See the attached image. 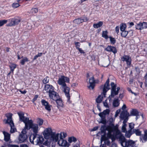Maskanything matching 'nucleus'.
I'll use <instances>...</instances> for the list:
<instances>
[{"instance_id": "7ed1b4c3", "label": "nucleus", "mask_w": 147, "mask_h": 147, "mask_svg": "<svg viewBox=\"0 0 147 147\" xmlns=\"http://www.w3.org/2000/svg\"><path fill=\"white\" fill-rule=\"evenodd\" d=\"M121 145L123 147H135V142L131 140H127L124 136L123 138L120 139Z\"/></svg>"}, {"instance_id": "473e14b6", "label": "nucleus", "mask_w": 147, "mask_h": 147, "mask_svg": "<svg viewBox=\"0 0 147 147\" xmlns=\"http://www.w3.org/2000/svg\"><path fill=\"white\" fill-rule=\"evenodd\" d=\"M68 141L69 143H71L72 142H75L77 141V139L76 138L74 137H72L69 138Z\"/></svg>"}, {"instance_id": "13d9d810", "label": "nucleus", "mask_w": 147, "mask_h": 147, "mask_svg": "<svg viewBox=\"0 0 147 147\" xmlns=\"http://www.w3.org/2000/svg\"><path fill=\"white\" fill-rule=\"evenodd\" d=\"M143 139L145 141L147 140V135H146L145 134L144 136H143Z\"/></svg>"}, {"instance_id": "3c124183", "label": "nucleus", "mask_w": 147, "mask_h": 147, "mask_svg": "<svg viewBox=\"0 0 147 147\" xmlns=\"http://www.w3.org/2000/svg\"><path fill=\"white\" fill-rule=\"evenodd\" d=\"M20 6L18 3H13L12 4V7L14 8H16Z\"/></svg>"}, {"instance_id": "72a5a7b5", "label": "nucleus", "mask_w": 147, "mask_h": 147, "mask_svg": "<svg viewBox=\"0 0 147 147\" xmlns=\"http://www.w3.org/2000/svg\"><path fill=\"white\" fill-rule=\"evenodd\" d=\"M28 58L26 57H24V58L22 59L20 61V63L22 65H24L26 62L29 61Z\"/></svg>"}, {"instance_id": "0e129e2a", "label": "nucleus", "mask_w": 147, "mask_h": 147, "mask_svg": "<svg viewBox=\"0 0 147 147\" xmlns=\"http://www.w3.org/2000/svg\"><path fill=\"white\" fill-rule=\"evenodd\" d=\"M128 24H129V28L131 27L132 26H133L134 25V23L133 22L128 23Z\"/></svg>"}, {"instance_id": "423d86ee", "label": "nucleus", "mask_w": 147, "mask_h": 147, "mask_svg": "<svg viewBox=\"0 0 147 147\" xmlns=\"http://www.w3.org/2000/svg\"><path fill=\"white\" fill-rule=\"evenodd\" d=\"M124 136L119 131H116L115 135H110V138L111 139L112 142L115 140L116 139L118 140L119 143L121 144L120 139L123 138Z\"/></svg>"}, {"instance_id": "f8f14e48", "label": "nucleus", "mask_w": 147, "mask_h": 147, "mask_svg": "<svg viewBox=\"0 0 147 147\" xmlns=\"http://www.w3.org/2000/svg\"><path fill=\"white\" fill-rule=\"evenodd\" d=\"M41 102L42 105L44 106L45 108L49 112H50L51 110V105H49V103L45 100L42 99L41 100Z\"/></svg>"}, {"instance_id": "cd10ccee", "label": "nucleus", "mask_w": 147, "mask_h": 147, "mask_svg": "<svg viewBox=\"0 0 147 147\" xmlns=\"http://www.w3.org/2000/svg\"><path fill=\"white\" fill-rule=\"evenodd\" d=\"M103 24V22L101 21L99 22L98 23L94 24L93 27L94 28H97L100 27Z\"/></svg>"}, {"instance_id": "338daca9", "label": "nucleus", "mask_w": 147, "mask_h": 147, "mask_svg": "<svg viewBox=\"0 0 147 147\" xmlns=\"http://www.w3.org/2000/svg\"><path fill=\"white\" fill-rule=\"evenodd\" d=\"M110 147H117V145L115 143H113Z\"/></svg>"}, {"instance_id": "f3484780", "label": "nucleus", "mask_w": 147, "mask_h": 147, "mask_svg": "<svg viewBox=\"0 0 147 147\" xmlns=\"http://www.w3.org/2000/svg\"><path fill=\"white\" fill-rule=\"evenodd\" d=\"M89 82L90 85L88 86V88L90 89H93L95 86V83L94 77H92L90 78Z\"/></svg>"}, {"instance_id": "e433bc0d", "label": "nucleus", "mask_w": 147, "mask_h": 147, "mask_svg": "<svg viewBox=\"0 0 147 147\" xmlns=\"http://www.w3.org/2000/svg\"><path fill=\"white\" fill-rule=\"evenodd\" d=\"M126 27V25L125 24H122L120 25V29L121 31L125 30Z\"/></svg>"}, {"instance_id": "393cba45", "label": "nucleus", "mask_w": 147, "mask_h": 147, "mask_svg": "<svg viewBox=\"0 0 147 147\" xmlns=\"http://www.w3.org/2000/svg\"><path fill=\"white\" fill-rule=\"evenodd\" d=\"M3 133L4 136V140L6 142L9 141L10 139V135L5 131L3 132Z\"/></svg>"}, {"instance_id": "603ef678", "label": "nucleus", "mask_w": 147, "mask_h": 147, "mask_svg": "<svg viewBox=\"0 0 147 147\" xmlns=\"http://www.w3.org/2000/svg\"><path fill=\"white\" fill-rule=\"evenodd\" d=\"M106 120L105 119V118H101L100 123L105 124L106 123Z\"/></svg>"}, {"instance_id": "aec40b11", "label": "nucleus", "mask_w": 147, "mask_h": 147, "mask_svg": "<svg viewBox=\"0 0 147 147\" xmlns=\"http://www.w3.org/2000/svg\"><path fill=\"white\" fill-rule=\"evenodd\" d=\"M45 90L49 94L54 90V88L52 85L46 84L45 86Z\"/></svg>"}, {"instance_id": "a18cd8bd", "label": "nucleus", "mask_w": 147, "mask_h": 147, "mask_svg": "<svg viewBox=\"0 0 147 147\" xmlns=\"http://www.w3.org/2000/svg\"><path fill=\"white\" fill-rule=\"evenodd\" d=\"M126 124H123L122 127V131L123 132H125L127 131L126 128Z\"/></svg>"}, {"instance_id": "412c9836", "label": "nucleus", "mask_w": 147, "mask_h": 147, "mask_svg": "<svg viewBox=\"0 0 147 147\" xmlns=\"http://www.w3.org/2000/svg\"><path fill=\"white\" fill-rule=\"evenodd\" d=\"M105 50L108 52H112L114 54L117 52V50L115 47L110 46H107Z\"/></svg>"}, {"instance_id": "0eeeda50", "label": "nucleus", "mask_w": 147, "mask_h": 147, "mask_svg": "<svg viewBox=\"0 0 147 147\" xmlns=\"http://www.w3.org/2000/svg\"><path fill=\"white\" fill-rule=\"evenodd\" d=\"M109 79H108L106 81L105 84L102 85L100 87V89H102V94L104 96V97H105V95L107 92L110 89V85H109Z\"/></svg>"}, {"instance_id": "ea45409f", "label": "nucleus", "mask_w": 147, "mask_h": 147, "mask_svg": "<svg viewBox=\"0 0 147 147\" xmlns=\"http://www.w3.org/2000/svg\"><path fill=\"white\" fill-rule=\"evenodd\" d=\"M37 123L40 126L41 125L43 122V120L41 119L38 118L37 119Z\"/></svg>"}, {"instance_id": "864d4df0", "label": "nucleus", "mask_w": 147, "mask_h": 147, "mask_svg": "<svg viewBox=\"0 0 147 147\" xmlns=\"http://www.w3.org/2000/svg\"><path fill=\"white\" fill-rule=\"evenodd\" d=\"M120 111H121L120 109H119V110H117L116 111L115 114V117H117L118 116V115H119L120 112Z\"/></svg>"}, {"instance_id": "6e6552de", "label": "nucleus", "mask_w": 147, "mask_h": 147, "mask_svg": "<svg viewBox=\"0 0 147 147\" xmlns=\"http://www.w3.org/2000/svg\"><path fill=\"white\" fill-rule=\"evenodd\" d=\"M44 132L51 135V138L54 141L57 142V141L59 136V134H55V133H53L51 129L49 128L47 129Z\"/></svg>"}, {"instance_id": "dca6fc26", "label": "nucleus", "mask_w": 147, "mask_h": 147, "mask_svg": "<svg viewBox=\"0 0 147 147\" xmlns=\"http://www.w3.org/2000/svg\"><path fill=\"white\" fill-rule=\"evenodd\" d=\"M5 116L7 117V120L5 119L4 121H5V123L7 124H10L13 123L12 120V116L13 114L10 113H7L5 115Z\"/></svg>"}, {"instance_id": "bf43d9fd", "label": "nucleus", "mask_w": 147, "mask_h": 147, "mask_svg": "<svg viewBox=\"0 0 147 147\" xmlns=\"http://www.w3.org/2000/svg\"><path fill=\"white\" fill-rule=\"evenodd\" d=\"M115 31L117 34H118L119 32V27L118 26H117L115 28Z\"/></svg>"}, {"instance_id": "7c9ffc66", "label": "nucleus", "mask_w": 147, "mask_h": 147, "mask_svg": "<svg viewBox=\"0 0 147 147\" xmlns=\"http://www.w3.org/2000/svg\"><path fill=\"white\" fill-rule=\"evenodd\" d=\"M9 67L10 68L11 71L13 73L14 69L16 67V65L14 64H11L9 65Z\"/></svg>"}, {"instance_id": "9d476101", "label": "nucleus", "mask_w": 147, "mask_h": 147, "mask_svg": "<svg viewBox=\"0 0 147 147\" xmlns=\"http://www.w3.org/2000/svg\"><path fill=\"white\" fill-rule=\"evenodd\" d=\"M26 131L25 129H23L22 131V134L20 135L19 138V142L20 143H22L25 141L27 137L26 134Z\"/></svg>"}, {"instance_id": "b1692460", "label": "nucleus", "mask_w": 147, "mask_h": 147, "mask_svg": "<svg viewBox=\"0 0 147 147\" xmlns=\"http://www.w3.org/2000/svg\"><path fill=\"white\" fill-rule=\"evenodd\" d=\"M130 116L139 115V113L136 109H132L130 111Z\"/></svg>"}, {"instance_id": "f257e3e1", "label": "nucleus", "mask_w": 147, "mask_h": 147, "mask_svg": "<svg viewBox=\"0 0 147 147\" xmlns=\"http://www.w3.org/2000/svg\"><path fill=\"white\" fill-rule=\"evenodd\" d=\"M69 78L64 76H62L59 78L57 81V83L59 85L62 86L63 89V91L64 92L65 95L67 98V100L69 101L70 99V96H69L70 88L68 87L65 82H69Z\"/></svg>"}, {"instance_id": "5701e85b", "label": "nucleus", "mask_w": 147, "mask_h": 147, "mask_svg": "<svg viewBox=\"0 0 147 147\" xmlns=\"http://www.w3.org/2000/svg\"><path fill=\"white\" fill-rule=\"evenodd\" d=\"M31 128L32 129L34 133L33 134H37L38 132V127L37 124L34 123L31 127Z\"/></svg>"}, {"instance_id": "69168bd1", "label": "nucleus", "mask_w": 147, "mask_h": 147, "mask_svg": "<svg viewBox=\"0 0 147 147\" xmlns=\"http://www.w3.org/2000/svg\"><path fill=\"white\" fill-rule=\"evenodd\" d=\"M20 92L22 94H25L27 92L26 90H24V91H22L21 90H20Z\"/></svg>"}, {"instance_id": "5fc2aeb1", "label": "nucleus", "mask_w": 147, "mask_h": 147, "mask_svg": "<svg viewBox=\"0 0 147 147\" xmlns=\"http://www.w3.org/2000/svg\"><path fill=\"white\" fill-rule=\"evenodd\" d=\"M79 51V52L81 53L84 54L85 53L84 52L83 50L80 48H78L77 49Z\"/></svg>"}, {"instance_id": "a211bd4d", "label": "nucleus", "mask_w": 147, "mask_h": 147, "mask_svg": "<svg viewBox=\"0 0 147 147\" xmlns=\"http://www.w3.org/2000/svg\"><path fill=\"white\" fill-rule=\"evenodd\" d=\"M121 60L123 61H126L127 65H130L131 64V59L129 56L125 55H124L121 58Z\"/></svg>"}, {"instance_id": "f704fd0d", "label": "nucleus", "mask_w": 147, "mask_h": 147, "mask_svg": "<svg viewBox=\"0 0 147 147\" xmlns=\"http://www.w3.org/2000/svg\"><path fill=\"white\" fill-rule=\"evenodd\" d=\"M133 134L135 133L137 136H140L141 134V131L138 129H133Z\"/></svg>"}, {"instance_id": "4468645a", "label": "nucleus", "mask_w": 147, "mask_h": 147, "mask_svg": "<svg viewBox=\"0 0 147 147\" xmlns=\"http://www.w3.org/2000/svg\"><path fill=\"white\" fill-rule=\"evenodd\" d=\"M147 28V23L145 22H140L136 26V29L142 30Z\"/></svg>"}, {"instance_id": "bb28decb", "label": "nucleus", "mask_w": 147, "mask_h": 147, "mask_svg": "<svg viewBox=\"0 0 147 147\" xmlns=\"http://www.w3.org/2000/svg\"><path fill=\"white\" fill-rule=\"evenodd\" d=\"M125 132V136L126 138H130L131 135L133 134V131L131 130H129L127 131H126Z\"/></svg>"}, {"instance_id": "de8ad7c7", "label": "nucleus", "mask_w": 147, "mask_h": 147, "mask_svg": "<svg viewBox=\"0 0 147 147\" xmlns=\"http://www.w3.org/2000/svg\"><path fill=\"white\" fill-rule=\"evenodd\" d=\"M134 124L133 123H131L129 124V127L130 128V130H132L134 127Z\"/></svg>"}, {"instance_id": "774afa93", "label": "nucleus", "mask_w": 147, "mask_h": 147, "mask_svg": "<svg viewBox=\"0 0 147 147\" xmlns=\"http://www.w3.org/2000/svg\"><path fill=\"white\" fill-rule=\"evenodd\" d=\"M126 108V105L125 104H124L123 106L122 107L121 109H122L123 110L125 109Z\"/></svg>"}, {"instance_id": "e2e57ef3", "label": "nucleus", "mask_w": 147, "mask_h": 147, "mask_svg": "<svg viewBox=\"0 0 147 147\" xmlns=\"http://www.w3.org/2000/svg\"><path fill=\"white\" fill-rule=\"evenodd\" d=\"M20 147H28V146L26 144H22L20 145Z\"/></svg>"}, {"instance_id": "49530a36", "label": "nucleus", "mask_w": 147, "mask_h": 147, "mask_svg": "<svg viewBox=\"0 0 147 147\" xmlns=\"http://www.w3.org/2000/svg\"><path fill=\"white\" fill-rule=\"evenodd\" d=\"M67 136V134L64 132L61 133L60 134V138H65Z\"/></svg>"}, {"instance_id": "a19ab883", "label": "nucleus", "mask_w": 147, "mask_h": 147, "mask_svg": "<svg viewBox=\"0 0 147 147\" xmlns=\"http://www.w3.org/2000/svg\"><path fill=\"white\" fill-rule=\"evenodd\" d=\"M49 80V78L48 76H47L43 79L42 81L43 83L44 84H46L48 83Z\"/></svg>"}, {"instance_id": "a878e982", "label": "nucleus", "mask_w": 147, "mask_h": 147, "mask_svg": "<svg viewBox=\"0 0 147 147\" xmlns=\"http://www.w3.org/2000/svg\"><path fill=\"white\" fill-rule=\"evenodd\" d=\"M11 127L10 132L13 133L16 131V129L14 128V123H13L9 124Z\"/></svg>"}, {"instance_id": "4be33fe9", "label": "nucleus", "mask_w": 147, "mask_h": 147, "mask_svg": "<svg viewBox=\"0 0 147 147\" xmlns=\"http://www.w3.org/2000/svg\"><path fill=\"white\" fill-rule=\"evenodd\" d=\"M107 129V128L105 125H103L101 127L100 130L101 133L102 134H103V135H102L101 137V140L102 139L103 137H105L106 135V130Z\"/></svg>"}, {"instance_id": "9b49d317", "label": "nucleus", "mask_w": 147, "mask_h": 147, "mask_svg": "<svg viewBox=\"0 0 147 147\" xmlns=\"http://www.w3.org/2000/svg\"><path fill=\"white\" fill-rule=\"evenodd\" d=\"M58 144L60 146L63 147H69L70 144H68L66 140L63 139V138H60L59 139H58L57 141Z\"/></svg>"}, {"instance_id": "680f3d73", "label": "nucleus", "mask_w": 147, "mask_h": 147, "mask_svg": "<svg viewBox=\"0 0 147 147\" xmlns=\"http://www.w3.org/2000/svg\"><path fill=\"white\" fill-rule=\"evenodd\" d=\"M9 147H19V146L18 145H9Z\"/></svg>"}, {"instance_id": "c85d7f7f", "label": "nucleus", "mask_w": 147, "mask_h": 147, "mask_svg": "<svg viewBox=\"0 0 147 147\" xmlns=\"http://www.w3.org/2000/svg\"><path fill=\"white\" fill-rule=\"evenodd\" d=\"M54 100L56 101V102L57 104V105L60 107H63V104L62 102V100L60 99V97H59V99H58L57 100Z\"/></svg>"}, {"instance_id": "6ab92c4d", "label": "nucleus", "mask_w": 147, "mask_h": 147, "mask_svg": "<svg viewBox=\"0 0 147 147\" xmlns=\"http://www.w3.org/2000/svg\"><path fill=\"white\" fill-rule=\"evenodd\" d=\"M129 116V113L127 111H123L121 113L120 117L121 119H128Z\"/></svg>"}, {"instance_id": "37998d69", "label": "nucleus", "mask_w": 147, "mask_h": 147, "mask_svg": "<svg viewBox=\"0 0 147 147\" xmlns=\"http://www.w3.org/2000/svg\"><path fill=\"white\" fill-rule=\"evenodd\" d=\"M7 22V20H0V26H2L5 24H6Z\"/></svg>"}, {"instance_id": "2f4dec72", "label": "nucleus", "mask_w": 147, "mask_h": 147, "mask_svg": "<svg viewBox=\"0 0 147 147\" xmlns=\"http://www.w3.org/2000/svg\"><path fill=\"white\" fill-rule=\"evenodd\" d=\"M108 32L107 30L103 31L102 34V36L107 39L109 38L107 35Z\"/></svg>"}, {"instance_id": "4c0bfd02", "label": "nucleus", "mask_w": 147, "mask_h": 147, "mask_svg": "<svg viewBox=\"0 0 147 147\" xmlns=\"http://www.w3.org/2000/svg\"><path fill=\"white\" fill-rule=\"evenodd\" d=\"M122 32L121 33V35L122 36L124 37H125L127 35L128 32L125 31V30L121 31Z\"/></svg>"}, {"instance_id": "4d7b16f0", "label": "nucleus", "mask_w": 147, "mask_h": 147, "mask_svg": "<svg viewBox=\"0 0 147 147\" xmlns=\"http://www.w3.org/2000/svg\"><path fill=\"white\" fill-rule=\"evenodd\" d=\"M99 115L100 117H101V118H104V114L103 113V112H101L99 114Z\"/></svg>"}, {"instance_id": "c9c22d12", "label": "nucleus", "mask_w": 147, "mask_h": 147, "mask_svg": "<svg viewBox=\"0 0 147 147\" xmlns=\"http://www.w3.org/2000/svg\"><path fill=\"white\" fill-rule=\"evenodd\" d=\"M103 96L101 95L99 96L96 99V101L97 103H100L102 100Z\"/></svg>"}, {"instance_id": "c03bdc74", "label": "nucleus", "mask_w": 147, "mask_h": 147, "mask_svg": "<svg viewBox=\"0 0 147 147\" xmlns=\"http://www.w3.org/2000/svg\"><path fill=\"white\" fill-rule=\"evenodd\" d=\"M38 9L37 8H32L30 12L33 14L35 13H37L38 11Z\"/></svg>"}, {"instance_id": "8fccbe9b", "label": "nucleus", "mask_w": 147, "mask_h": 147, "mask_svg": "<svg viewBox=\"0 0 147 147\" xmlns=\"http://www.w3.org/2000/svg\"><path fill=\"white\" fill-rule=\"evenodd\" d=\"M110 112V110L109 109H106L105 110H104L102 112L104 115H106L107 114H109Z\"/></svg>"}, {"instance_id": "c756f323", "label": "nucleus", "mask_w": 147, "mask_h": 147, "mask_svg": "<svg viewBox=\"0 0 147 147\" xmlns=\"http://www.w3.org/2000/svg\"><path fill=\"white\" fill-rule=\"evenodd\" d=\"M119 104V102L118 99L115 100L113 102V106L114 107H118Z\"/></svg>"}, {"instance_id": "1a4fd4ad", "label": "nucleus", "mask_w": 147, "mask_h": 147, "mask_svg": "<svg viewBox=\"0 0 147 147\" xmlns=\"http://www.w3.org/2000/svg\"><path fill=\"white\" fill-rule=\"evenodd\" d=\"M21 21V18L19 17H16L11 20L10 22L8 24L10 26H14L18 24Z\"/></svg>"}, {"instance_id": "6e6d98bb", "label": "nucleus", "mask_w": 147, "mask_h": 147, "mask_svg": "<svg viewBox=\"0 0 147 147\" xmlns=\"http://www.w3.org/2000/svg\"><path fill=\"white\" fill-rule=\"evenodd\" d=\"M107 100H105V102H103L104 105V106L106 107L109 108V106L107 104Z\"/></svg>"}, {"instance_id": "ddd939ff", "label": "nucleus", "mask_w": 147, "mask_h": 147, "mask_svg": "<svg viewBox=\"0 0 147 147\" xmlns=\"http://www.w3.org/2000/svg\"><path fill=\"white\" fill-rule=\"evenodd\" d=\"M50 98L53 100L59 99V96L58 93L53 90L52 92L48 94Z\"/></svg>"}, {"instance_id": "f03ea898", "label": "nucleus", "mask_w": 147, "mask_h": 147, "mask_svg": "<svg viewBox=\"0 0 147 147\" xmlns=\"http://www.w3.org/2000/svg\"><path fill=\"white\" fill-rule=\"evenodd\" d=\"M19 116L20 120L23 122L25 124V126L24 129L29 130L31 128V127L34 123L32 120H29L28 117H25L24 116V114L22 112L18 113Z\"/></svg>"}, {"instance_id": "20e7f679", "label": "nucleus", "mask_w": 147, "mask_h": 147, "mask_svg": "<svg viewBox=\"0 0 147 147\" xmlns=\"http://www.w3.org/2000/svg\"><path fill=\"white\" fill-rule=\"evenodd\" d=\"M35 139H36V142L37 144H41L44 141V138L43 137L41 136H39L37 134H33L31 135L29 139L30 142L32 144H34V140Z\"/></svg>"}, {"instance_id": "39448f33", "label": "nucleus", "mask_w": 147, "mask_h": 147, "mask_svg": "<svg viewBox=\"0 0 147 147\" xmlns=\"http://www.w3.org/2000/svg\"><path fill=\"white\" fill-rule=\"evenodd\" d=\"M111 96L112 98H113L115 95H117L119 92L120 89V88L118 87L116 89V85L113 82H112L111 83Z\"/></svg>"}, {"instance_id": "79ce46f5", "label": "nucleus", "mask_w": 147, "mask_h": 147, "mask_svg": "<svg viewBox=\"0 0 147 147\" xmlns=\"http://www.w3.org/2000/svg\"><path fill=\"white\" fill-rule=\"evenodd\" d=\"M110 38V41L111 43L113 45L116 42V40L114 38H112L111 37H109Z\"/></svg>"}, {"instance_id": "58836bf2", "label": "nucleus", "mask_w": 147, "mask_h": 147, "mask_svg": "<svg viewBox=\"0 0 147 147\" xmlns=\"http://www.w3.org/2000/svg\"><path fill=\"white\" fill-rule=\"evenodd\" d=\"M44 135L45 138L46 139H48L50 137L51 138V135L49 134V133H46L44 132Z\"/></svg>"}, {"instance_id": "052dcab7", "label": "nucleus", "mask_w": 147, "mask_h": 147, "mask_svg": "<svg viewBox=\"0 0 147 147\" xmlns=\"http://www.w3.org/2000/svg\"><path fill=\"white\" fill-rule=\"evenodd\" d=\"M98 128V127H94L91 130V131H94L96 130Z\"/></svg>"}, {"instance_id": "2eb2a0df", "label": "nucleus", "mask_w": 147, "mask_h": 147, "mask_svg": "<svg viewBox=\"0 0 147 147\" xmlns=\"http://www.w3.org/2000/svg\"><path fill=\"white\" fill-rule=\"evenodd\" d=\"M88 20V18L85 17L84 18H80L75 19L73 21V22L77 24H80L84 22L87 21Z\"/></svg>"}, {"instance_id": "09e8293b", "label": "nucleus", "mask_w": 147, "mask_h": 147, "mask_svg": "<svg viewBox=\"0 0 147 147\" xmlns=\"http://www.w3.org/2000/svg\"><path fill=\"white\" fill-rule=\"evenodd\" d=\"M75 45L76 49H78V48H79V47L80 46L81 44L79 42H75Z\"/></svg>"}]
</instances>
